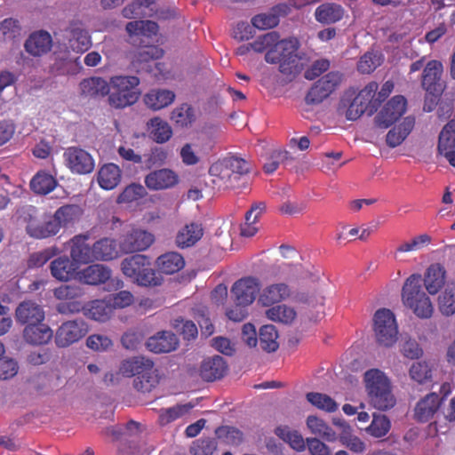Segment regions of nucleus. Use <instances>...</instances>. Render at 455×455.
Instances as JSON below:
<instances>
[{
  "label": "nucleus",
  "mask_w": 455,
  "mask_h": 455,
  "mask_svg": "<svg viewBox=\"0 0 455 455\" xmlns=\"http://www.w3.org/2000/svg\"><path fill=\"white\" fill-rule=\"evenodd\" d=\"M83 209L79 204H64L60 206L51 217L60 228L72 226L80 220Z\"/></svg>",
  "instance_id": "obj_31"
},
{
  "label": "nucleus",
  "mask_w": 455,
  "mask_h": 455,
  "mask_svg": "<svg viewBox=\"0 0 455 455\" xmlns=\"http://www.w3.org/2000/svg\"><path fill=\"white\" fill-rule=\"evenodd\" d=\"M334 424L341 427L339 435V442L342 445L355 453H362L365 451V444L360 438L352 435L351 427L347 425L344 421H334Z\"/></svg>",
  "instance_id": "obj_44"
},
{
  "label": "nucleus",
  "mask_w": 455,
  "mask_h": 455,
  "mask_svg": "<svg viewBox=\"0 0 455 455\" xmlns=\"http://www.w3.org/2000/svg\"><path fill=\"white\" fill-rule=\"evenodd\" d=\"M78 263L74 262L72 259L64 255L60 256L51 262V274L53 278L59 281L67 282L73 278L77 270Z\"/></svg>",
  "instance_id": "obj_29"
},
{
  "label": "nucleus",
  "mask_w": 455,
  "mask_h": 455,
  "mask_svg": "<svg viewBox=\"0 0 455 455\" xmlns=\"http://www.w3.org/2000/svg\"><path fill=\"white\" fill-rule=\"evenodd\" d=\"M24 339L32 345L42 346L49 342L52 338V331L50 326L40 323L26 326L23 331Z\"/></svg>",
  "instance_id": "obj_33"
},
{
  "label": "nucleus",
  "mask_w": 455,
  "mask_h": 455,
  "mask_svg": "<svg viewBox=\"0 0 455 455\" xmlns=\"http://www.w3.org/2000/svg\"><path fill=\"white\" fill-rule=\"evenodd\" d=\"M442 405V399L436 393H430L417 402L414 417L421 423L428 422Z\"/></svg>",
  "instance_id": "obj_24"
},
{
  "label": "nucleus",
  "mask_w": 455,
  "mask_h": 455,
  "mask_svg": "<svg viewBox=\"0 0 455 455\" xmlns=\"http://www.w3.org/2000/svg\"><path fill=\"white\" fill-rule=\"evenodd\" d=\"M121 181V170L113 164H105L100 169L98 182L100 188L106 190L115 188Z\"/></svg>",
  "instance_id": "obj_40"
},
{
  "label": "nucleus",
  "mask_w": 455,
  "mask_h": 455,
  "mask_svg": "<svg viewBox=\"0 0 455 455\" xmlns=\"http://www.w3.org/2000/svg\"><path fill=\"white\" fill-rule=\"evenodd\" d=\"M150 259L144 254H133L122 260V273L134 280L138 285L157 286L162 284V277L150 267Z\"/></svg>",
  "instance_id": "obj_7"
},
{
  "label": "nucleus",
  "mask_w": 455,
  "mask_h": 455,
  "mask_svg": "<svg viewBox=\"0 0 455 455\" xmlns=\"http://www.w3.org/2000/svg\"><path fill=\"white\" fill-rule=\"evenodd\" d=\"M147 194L142 185L133 183L124 188L117 200H119L120 203H131L142 199Z\"/></svg>",
  "instance_id": "obj_59"
},
{
  "label": "nucleus",
  "mask_w": 455,
  "mask_h": 455,
  "mask_svg": "<svg viewBox=\"0 0 455 455\" xmlns=\"http://www.w3.org/2000/svg\"><path fill=\"white\" fill-rule=\"evenodd\" d=\"M204 228L197 222L184 225L178 230L175 243L178 248L187 249L194 246L204 236Z\"/></svg>",
  "instance_id": "obj_26"
},
{
  "label": "nucleus",
  "mask_w": 455,
  "mask_h": 455,
  "mask_svg": "<svg viewBox=\"0 0 455 455\" xmlns=\"http://www.w3.org/2000/svg\"><path fill=\"white\" fill-rule=\"evenodd\" d=\"M409 375L414 381L424 384L431 380L432 370L426 362H416L411 365Z\"/></svg>",
  "instance_id": "obj_54"
},
{
  "label": "nucleus",
  "mask_w": 455,
  "mask_h": 455,
  "mask_svg": "<svg viewBox=\"0 0 455 455\" xmlns=\"http://www.w3.org/2000/svg\"><path fill=\"white\" fill-rule=\"evenodd\" d=\"M252 25L255 28L268 29L277 26L279 20L271 12L258 14L252 18Z\"/></svg>",
  "instance_id": "obj_64"
},
{
  "label": "nucleus",
  "mask_w": 455,
  "mask_h": 455,
  "mask_svg": "<svg viewBox=\"0 0 455 455\" xmlns=\"http://www.w3.org/2000/svg\"><path fill=\"white\" fill-rule=\"evenodd\" d=\"M86 346L96 352H103L113 347V341L103 334H92L86 339Z\"/></svg>",
  "instance_id": "obj_63"
},
{
  "label": "nucleus",
  "mask_w": 455,
  "mask_h": 455,
  "mask_svg": "<svg viewBox=\"0 0 455 455\" xmlns=\"http://www.w3.org/2000/svg\"><path fill=\"white\" fill-rule=\"evenodd\" d=\"M70 33L69 44L74 52H85L92 46V39L81 21H73L68 28Z\"/></svg>",
  "instance_id": "obj_28"
},
{
  "label": "nucleus",
  "mask_w": 455,
  "mask_h": 455,
  "mask_svg": "<svg viewBox=\"0 0 455 455\" xmlns=\"http://www.w3.org/2000/svg\"><path fill=\"white\" fill-rule=\"evenodd\" d=\"M415 126V119L411 116H407L403 119L401 124L395 126L387 134V144L390 148H395L403 143L405 138L408 137L411 130Z\"/></svg>",
  "instance_id": "obj_41"
},
{
  "label": "nucleus",
  "mask_w": 455,
  "mask_h": 455,
  "mask_svg": "<svg viewBox=\"0 0 455 455\" xmlns=\"http://www.w3.org/2000/svg\"><path fill=\"white\" fill-rule=\"evenodd\" d=\"M176 94L170 89H150L143 96L146 107L154 111L168 108L175 101Z\"/></svg>",
  "instance_id": "obj_25"
},
{
  "label": "nucleus",
  "mask_w": 455,
  "mask_h": 455,
  "mask_svg": "<svg viewBox=\"0 0 455 455\" xmlns=\"http://www.w3.org/2000/svg\"><path fill=\"white\" fill-rule=\"evenodd\" d=\"M21 25L14 18H5L0 22V34L4 41H13L21 35Z\"/></svg>",
  "instance_id": "obj_52"
},
{
  "label": "nucleus",
  "mask_w": 455,
  "mask_h": 455,
  "mask_svg": "<svg viewBox=\"0 0 455 455\" xmlns=\"http://www.w3.org/2000/svg\"><path fill=\"white\" fill-rule=\"evenodd\" d=\"M119 373L124 378L134 379V388L143 394L149 393L156 388L159 381L157 370L149 358L135 356L122 361Z\"/></svg>",
  "instance_id": "obj_2"
},
{
  "label": "nucleus",
  "mask_w": 455,
  "mask_h": 455,
  "mask_svg": "<svg viewBox=\"0 0 455 455\" xmlns=\"http://www.w3.org/2000/svg\"><path fill=\"white\" fill-rule=\"evenodd\" d=\"M431 242V237L427 235H421L419 236H415L410 242H404L401 245H399L395 251L400 253H406L413 251H417L427 245Z\"/></svg>",
  "instance_id": "obj_62"
},
{
  "label": "nucleus",
  "mask_w": 455,
  "mask_h": 455,
  "mask_svg": "<svg viewBox=\"0 0 455 455\" xmlns=\"http://www.w3.org/2000/svg\"><path fill=\"white\" fill-rule=\"evenodd\" d=\"M382 62V56L377 52H366L358 61L357 68L362 74H370L374 72L377 67Z\"/></svg>",
  "instance_id": "obj_53"
},
{
  "label": "nucleus",
  "mask_w": 455,
  "mask_h": 455,
  "mask_svg": "<svg viewBox=\"0 0 455 455\" xmlns=\"http://www.w3.org/2000/svg\"><path fill=\"white\" fill-rule=\"evenodd\" d=\"M289 156V152L282 149H275L270 153L269 156L267 158V161L263 164V171L267 174L274 173L280 164L283 163L284 160H287Z\"/></svg>",
  "instance_id": "obj_58"
},
{
  "label": "nucleus",
  "mask_w": 455,
  "mask_h": 455,
  "mask_svg": "<svg viewBox=\"0 0 455 455\" xmlns=\"http://www.w3.org/2000/svg\"><path fill=\"white\" fill-rule=\"evenodd\" d=\"M315 17L316 21L323 25L334 24L345 17V9L339 4H322L315 9Z\"/></svg>",
  "instance_id": "obj_30"
},
{
  "label": "nucleus",
  "mask_w": 455,
  "mask_h": 455,
  "mask_svg": "<svg viewBox=\"0 0 455 455\" xmlns=\"http://www.w3.org/2000/svg\"><path fill=\"white\" fill-rule=\"evenodd\" d=\"M156 264L159 271L172 275L178 273L185 267V259L182 254L171 251L159 256Z\"/></svg>",
  "instance_id": "obj_39"
},
{
  "label": "nucleus",
  "mask_w": 455,
  "mask_h": 455,
  "mask_svg": "<svg viewBox=\"0 0 455 455\" xmlns=\"http://www.w3.org/2000/svg\"><path fill=\"white\" fill-rule=\"evenodd\" d=\"M52 38L49 32L41 29L31 33L25 40V52L33 57H42L51 52Z\"/></svg>",
  "instance_id": "obj_18"
},
{
  "label": "nucleus",
  "mask_w": 455,
  "mask_h": 455,
  "mask_svg": "<svg viewBox=\"0 0 455 455\" xmlns=\"http://www.w3.org/2000/svg\"><path fill=\"white\" fill-rule=\"evenodd\" d=\"M290 296V288L288 284L277 283L270 284L263 290L259 296V303L265 307L282 302Z\"/></svg>",
  "instance_id": "obj_36"
},
{
  "label": "nucleus",
  "mask_w": 455,
  "mask_h": 455,
  "mask_svg": "<svg viewBox=\"0 0 455 455\" xmlns=\"http://www.w3.org/2000/svg\"><path fill=\"white\" fill-rule=\"evenodd\" d=\"M438 309L444 315L455 314V284L446 285L443 292L438 297Z\"/></svg>",
  "instance_id": "obj_50"
},
{
  "label": "nucleus",
  "mask_w": 455,
  "mask_h": 455,
  "mask_svg": "<svg viewBox=\"0 0 455 455\" xmlns=\"http://www.w3.org/2000/svg\"><path fill=\"white\" fill-rule=\"evenodd\" d=\"M265 315L275 323L291 324L297 316L296 310L287 305H276L265 311Z\"/></svg>",
  "instance_id": "obj_45"
},
{
  "label": "nucleus",
  "mask_w": 455,
  "mask_h": 455,
  "mask_svg": "<svg viewBox=\"0 0 455 455\" xmlns=\"http://www.w3.org/2000/svg\"><path fill=\"white\" fill-rule=\"evenodd\" d=\"M147 347L152 353H170L178 347V339L171 331H161L148 339Z\"/></svg>",
  "instance_id": "obj_27"
},
{
  "label": "nucleus",
  "mask_w": 455,
  "mask_h": 455,
  "mask_svg": "<svg viewBox=\"0 0 455 455\" xmlns=\"http://www.w3.org/2000/svg\"><path fill=\"white\" fill-rule=\"evenodd\" d=\"M299 47V42L296 37L277 39L274 47L265 52V61L269 64H279L278 71L284 76L294 77L302 69L299 64V58L297 53Z\"/></svg>",
  "instance_id": "obj_3"
},
{
  "label": "nucleus",
  "mask_w": 455,
  "mask_h": 455,
  "mask_svg": "<svg viewBox=\"0 0 455 455\" xmlns=\"http://www.w3.org/2000/svg\"><path fill=\"white\" fill-rule=\"evenodd\" d=\"M148 125L151 139L157 144H164L172 138V130L167 121L160 117H154L149 119Z\"/></svg>",
  "instance_id": "obj_42"
},
{
  "label": "nucleus",
  "mask_w": 455,
  "mask_h": 455,
  "mask_svg": "<svg viewBox=\"0 0 455 455\" xmlns=\"http://www.w3.org/2000/svg\"><path fill=\"white\" fill-rule=\"evenodd\" d=\"M277 338V330L275 325L267 324L260 327L257 340L263 351L273 353L278 348Z\"/></svg>",
  "instance_id": "obj_43"
},
{
  "label": "nucleus",
  "mask_w": 455,
  "mask_h": 455,
  "mask_svg": "<svg viewBox=\"0 0 455 455\" xmlns=\"http://www.w3.org/2000/svg\"><path fill=\"white\" fill-rule=\"evenodd\" d=\"M110 306L116 309H123L131 306L134 302V296L127 291H122L106 298Z\"/></svg>",
  "instance_id": "obj_60"
},
{
  "label": "nucleus",
  "mask_w": 455,
  "mask_h": 455,
  "mask_svg": "<svg viewBox=\"0 0 455 455\" xmlns=\"http://www.w3.org/2000/svg\"><path fill=\"white\" fill-rule=\"evenodd\" d=\"M275 434L283 441L288 443L295 451H301L305 450V441L302 435L296 431L291 430L288 426L277 427Z\"/></svg>",
  "instance_id": "obj_49"
},
{
  "label": "nucleus",
  "mask_w": 455,
  "mask_h": 455,
  "mask_svg": "<svg viewBox=\"0 0 455 455\" xmlns=\"http://www.w3.org/2000/svg\"><path fill=\"white\" fill-rule=\"evenodd\" d=\"M306 400H307L312 406L327 413H332L339 408L337 402L323 393L310 392L306 395Z\"/></svg>",
  "instance_id": "obj_47"
},
{
  "label": "nucleus",
  "mask_w": 455,
  "mask_h": 455,
  "mask_svg": "<svg viewBox=\"0 0 455 455\" xmlns=\"http://www.w3.org/2000/svg\"><path fill=\"white\" fill-rule=\"evenodd\" d=\"M58 186V181L52 174L45 171H39L32 177L30 188L33 193L37 195L51 194Z\"/></svg>",
  "instance_id": "obj_38"
},
{
  "label": "nucleus",
  "mask_w": 455,
  "mask_h": 455,
  "mask_svg": "<svg viewBox=\"0 0 455 455\" xmlns=\"http://www.w3.org/2000/svg\"><path fill=\"white\" fill-rule=\"evenodd\" d=\"M443 72V65L437 60L425 65L421 81L423 90L435 97L442 95L445 87L442 80Z\"/></svg>",
  "instance_id": "obj_15"
},
{
  "label": "nucleus",
  "mask_w": 455,
  "mask_h": 455,
  "mask_svg": "<svg viewBox=\"0 0 455 455\" xmlns=\"http://www.w3.org/2000/svg\"><path fill=\"white\" fill-rule=\"evenodd\" d=\"M15 319L16 322L26 324V326L41 323L44 320V310L41 305L32 300H25L18 304Z\"/></svg>",
  "instance_id": "obj_19"
},
{
  "label": "nucleus",
  "mask_w": 455,
  "mask_h": 455,
  "mask_svg": "<svg viewBox=\"0 0 455 455\" xmlns=\"http://www.w3.org/2000/svg\"><path fill=\"white\" fill-rule=\"evenodd\" d=\"M109 82L100 76H89L79 83L82 96L88 99L98 100L109 93Z\"/></svg>",
  "instance_id": "obj_23"
},
{
  "label": "nucleus",
  "mask_w": 455,
  "mask_h": 455,
  "mask_svg": "<svg viewBox=\"0 0 455 455\" xmlns=\"http://www.w3.org/2000/svg\"><path fill=\"white\" fill-rule=\"evenodd\" d=\"M422 281L424 282L425 288H427L430 294H436L440 288L444 285V267L439 263L430 265L427 273H425V277L422 279Z\"/></svg>",
  "instance_id": "obj_35"
},
{
  "label": "nucleus",
  "mask_w": 455,
  "mask_h": 455,
  "mask_svg": "<svg viewBox=\"0 0 455 455\" xmlns=\"http://www.w3.org/2000/svg\"><path fill=\"white\" fill-rule=\"evenodd\" d=\"M57 247L45 248L43 251L30 254L28 260V267H42L58 254Z\"/></svg>",
  "instance_id": "obj_55"
},
{
  "label": "nucleus",
  "mask_w": 455,
  "mask_h": 455,
  "mask_svg": "<svg viewBox=\"0 0 455 455\" xmlns=\"http://www.w3.org/2000/svg\"><path fill=\"white\" fill-rule=\"evenodd\" d=\"M89 235L80 234L69 241L70 259L78 264L87 265L94 262L92 247L87 243Z\"/></svg>",
  "instance_id": "obj_20"
},
{
  "label": "nucleus",
  "mask_w": 455,
  "mask_h": 455,
  "mask_svg": "<svg viewBox=\"0 0 455 455\" xmlns=\"http://www.w3.org/2000/svg\"><path fill=\"white\" fill-rule=\"evenodd\" d=\"M310 432L319 437H322L329 442H333L337 439V435L324 420L316 416L310 415L306 420Z\"/></svg>",
  "instance_id": "obj_46"
},
{
  "label": "nucleus",
  "mask_w": 455,
  "mask_h": 455,
  "mask_svg": "<svg viewBox=\"0 0 455 455\" xmlns=\"http://www.w3.org/2000/svg\"><path fill=\"white\" fill-rule=\"evenodd\" d=\"M260 291V283L254 277L236 280L232 286L231 294L235 304L250 305L254 302Z\"/></svg>",
  "instance_id": "obj_16"
},
{
  "label": "nucleus",
  "mask_w": 455,
  "mask_h": 455,
  "mask_svg": "<svg viewBox=\"0 0 455 455\" xmlns=\"http://www.w3.org/2000/svg\"><path fill=\"white\" fill-rule=\"evenodd\" d=\"M369 403L379 411H387L395 404L388 378L377 369L367 370L364 374Z\"/></svg>",
  "instance_id": "obj_4"
},
{
  "label": "nucleus",
  "mask_w": 455,
  "mask_h": 455,
  "mask_svg": "<svg viewBox=\"0 0 455 455\" xmlns=\"http://www.w3.org/2000/svg\"><path fill=\"white\" fill-rule=\"evenodd\" d=\"M402 298L403 304L413 310L418 317H431L433 306L429 297L422 291L421 275L413 274L409 276L403 286Z\"/></svg>",
  "instance_id": "obj_6"
},
{
  "label": "nucleus",
  "mask_w": 455,
  "mask_h": 455,
  "mask_svg": "<svg viewBox=\"0 0 455 455\" xmlns=\"http://www.w3.org/2000/svg\"><path fill=\"white\" fill-rule=\"evenodd\" d=\"M109 84L108 102L116 109L134 105L141 95V92L137 88L140 80L136 76H112Z\"/></svg>",
  "instance_id": "obj_5"
},
{
  "label": "nucleus",
  "mask_w": 455,
  "mask_h": 455,
  "mask_svg": "<svg viewBox=\"0 0 455 455\" xmlns=\"http://www.w3.org/2000/svg\"><path fill=\"white\" fill-rule=\"evenodd\" d=\"M279 39L278 34L275 32H269L267 34H263L259 36L253 42L249 43L251 48L254 52H264L269 51L274 47L276 40Z\"/></svg>",
  "instance_id": "obj_57"
},
{
  "label": "nucleus",
  "mask_w": 455,
  "mask_h": 455,
  "mask_svg": "<svg viewBox=\"0 0 455 455\" xmlns=\"http://www.w3.org/2000/svg\"><path fill=\"white\" fill-rule=\"evenodd\" d=\"M117 243L115 239L102 237L92 245L94 261H108L118 257Z\"/></svg>",
  "instance_id": "obj_32"
},
{
  "label": "nucleus",
  "mask_w": 455,
  "mask_h": 455,
  "mask_svg": "<svg viewBox=\"0 0 455 455\" xmlns=\"http://www.w3.org/2000/svg\"><path fill=\"white\" fill-rule=\"evenodd\" d=\"M455 120L446 124L438 137V153L445 157L452 167H455Z\"/></svg>",
  "instance_id": "obj_22"
},
{
  "label": "nucleus",
  "mask_w": 455,
  "mask_h": 455,
  "mask_svg": "<svg viewBox=\"0 0 455 455\" xmlns=\"http://www.w3.org/2000/svg\"><path fill=\"white\" fill-rule=\"evenodd\" d=\"M390 429V421L383 414L373 413L371 424L366 428L367 433L375 438L386 436Z\"/></svg>",
  "instance_id": "obj_51"
},
{
  "label": "nucleus",
  "mask_w": 455,
  "mask_h": 455,
  "mask_svg": "<svg viewBox=\"0 0 455 455\" xmlns=\"http://www.w3.org/2000/svg\"><path fill=\"white\" fill-rule=\"evenodd\" d=\"M155 242V236L148 230L131 228L121 237L119 247L123 253L142 251L150 247Z\"/></svg>",
  "instance_id": "obj_13"
},
{
  "label": "nucleus",
  "mask_w": 455,
  "mask_h": 455,
  "mask_svg": "<svg viewBox=\"0 0 455 455\" xmlns=\"http://www.w3.org/2000/svg\"><path fill=\"white\" fill-rule=\"evenodd\" d=\"M228 364L220 355L208 357L200 364L199 376L206 382L217 381L225 377Z\"/></svg>",
  "instance_id": "obj_21"
},
{
  "label": "nucleus",
  "mask_w": 455,
  "mask_h": 455,
  "mask_svg": "<svg viewBox=\"0 0 455 455\" xmlns=\"http://www.w3.org/2000/svg\"><path fill=\"white\" fill-rule=\"evenodd\" d=\"M88 333V325L84 320L76 319L64 322L58 328L55 342L58 347H68L84 338Z\"/></svg>",
  "instance_id": "obj_12"
},
{
  "label": "nucleus",
  "mask_w": 455,
  "mask_h": 455,
  "mask_svg": "<svg viewBox=\"0 0 455 455\" xmlns=\"http://www.w3.org/2000/svg\"><path fill=\"white\" fill-rule=\"evenodd\" d=\"M378 90V84L371 82L366 84L363 89L360 90L358 95L355 96L351 100L346 97L340 100L338 107V114L345 116L346 119L355 121L360 118V116L367 113L369 116L373 115L375 112L371 111V97Z\"/></svg>",
  "instance_id": "obj_8"
},
{
  "label": "nucleus",
  "mask_w": 455,
  "mask_h": 455,
  "mask_svg": "<svg viewBox=\"0 0 455 455\" xmlns=\"http://www.w3.org/2000/svg\"><path fill=\"white\" fill-rule=\"evenodd\" d=\"M110 268L100 265L93 264L82 270L80 279L89 285H100L110 279Z\"/></svg>",
  "instance_id": "obj_37"
},
{
  "label": "nucleus",
  "mask_w": 455,
  "mask_h": 455,
  "mask_svg": "<svg viewBox=\"0 0 455 455\" xmlns=\"http://www.w3.org/2000/svg\"><path fill=\"white\" fill-rule=\"evenodd\" d=\"M85 315L96 322L106 323L113 315L114 308L111 307L107 299H94L84 307Z\"/></svg>",
  "instance_id": "obj_34"
},
{
  "label": "nucleus",
  "mask_w": 455,
  "mask_h": 455,
  "mask_svg": "<svg viewBox=\"0 0 455 455\" xmlns=\"http://www.w3.org/2000/svg\"><path fill=\"white\" fill-rule=\"evenodd\" d=\"M171 120L177 127H189L195 121L193 108L187 103L176 107L171 114Z\"/></svg>",
  "instance_id": "obj_48"
},
{
  "label": "nucleus",
  "mask_w": 455,
  "mask_h": 455,
  "mask_svg": "<svg viewBox=\"0 0 455 455\" xmlns=\"http://www.w3.org/2000/svg\"><path fill=\"white\" fill-rule=\"evenodd\" d=\"M407 109V100L403 95H395L387 101L375 116L376 126L387 129L400 119Z\"/></svg>",
  "instance_id": "obj_14"
},
{
  "label": "nucleus",
  "mask_w": 455,
  "mask_h": 455,
  "mask_svg": "<svg viewBox=\"0 0 455 455\" xmlns=\"http://www.w3.org/2000/svg\"><path fill=\"white\" fill-rule=\"evenodd\" d=\"M179 182L178 174L171 169L152 171L144 178L145 186L154 191L173 188Z\"/></svg>",
  "instance_id": "obj_17"
},
{
  "label": "nucleus",
  "mask_w": 455,
  "mask_h": 455,
  "mask_svg": "<svg viewBox=\"0 0 455 455\" xmlns=\"http://www.w3.org/2000/svg\"><path fill=\"white\" fill-rule=\"evenodd\" d=\"M373 331L376 342L381 347H390L397 339L395 316L390 309H377L373 315Z\"/></svg>",
  "instance_id": "obj_10"
},
{
  "label": "nucleus",
  "mask_w": 455,
  "mask_h": 455,
  "mask_svg": "<svg viewBox=\"0 0 455 455\" xmlns=\"http://www.w3.org/2000/svg\"><path fill=\"white\" fill-rule=\"evenodd\" d=\"M82 294V290L77 285L62 284L53 290V296L60 301L78 300Z\"/></svg>",
  "instance_id": "obj_56"
},
{
  "label": "nucleus",
  "mask_w": 455,
  "mask_h": 455,
  "mask_svg": "<svg viewBox=\"0 0 455 455\" xmlns=\"http://www.w3.org/2000/svg\"><path fill=\"white\" fill-rule=\"evenodd\" d=\"M23 220L26 224V233L32 238L45 239L53 237L60 230L51 215L44 214L43 217H39L36 208L31 205L24 212Z\"/></svg>",
  "instance_id": "obj_9"
},
{
  "label": "nucleus",
  "mask_w": 455,
  "mask_h": 455,
  "mask_svg": "<svg viewBox=\"0 0 455 455\" xmlns=\"http://www.w3.org/2000/svg\"><path fill=\"white\" fill-rule=\"evenodd\" d=\"M250 162L239 156H227L214 162L208 173L213 188L221 189H243L249 186Z\"/></svg>",
  "instance_id": "obj_1"
},
{
  "label": "nucleus",
  "mask_w": 455,
  "mask_h": 455,
  "mask_svg": "<svg viewBox=\"0 0 455 455\" xmlns=\"http://www.w3.org/2000/svg\"><path fill=\"white\" fill-rule=\"evenodd\" d=\"M67 169L73 174L87 175L93 172L95 162L93 156L85 149L77 147H68L63 154Z\"/></svg>",
  "instance_id": "obj_11"
},
{
  "label": "nucleus",
  "mask_w": 455,
  "mask_h": 455,
  "mask_svg": "<svg viewBox=\"0 0 455 455\" xmlns=\"http://www.w3.org/2000/svg\"><path fill=\"white\" fill-rule=\"evenodd\" d=\"M216 450V444L212 438H200L195 442L190 448L192 455H212Z\"/></svg>",
  "instance_id": "obj_61"
}]
</instances>
